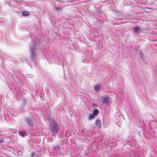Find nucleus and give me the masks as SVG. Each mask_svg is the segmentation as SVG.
<instances>
[{"label": "nucleus", "instance_id": "1", "mask_svg": "<svg viewBox=\"0 0 157 157\" xmlns=\"http://www.w3.org/2000/svg\"><path fill=\"white\" fill-rule=\"evenodd\" d=\"M103 102L107 105H109L110 104V103L109 102V101H110V98L108 97H106L103 98Z\"/></svg>", "mask_w": 157, "mask_h": 157}, {"label": "nucleus", "instance_id": "2", "mask_svg": "<svg viewBox=\"0 0 157 157\" xmlns=\"http://www.w3.org/2000/svg\"><path fill=\"white\" fill-rule=\"evenodd\" d=\"M95 123L97 127L101 128V122L99 119L95 120Z\"/></svg>", "mask_w": 157, "mask_h": 157}, {"label": "nucleus", "instance_id": "3", "mask_svg": "<svg viewBox=\"0 0 157 157\" xmlns=\"http://www.w3.org/2000/svg\"><path fill=\"white\" fill-rule=\"evenodd\" d=\"M100 88V86L98 85H96L94 87V91L95 92H97Z\"/></svg>", "mask_w": 157, "mask_h": 157}, {"label": "nucleus", "instance_id": "4", "mask_svg": "<svg viewBox=\"0 0 157 157\" xmlns=\"http://www.w3.org/2000/svg\"><path fill=\"white\" fill-rule=\"evenodd\" d=\"M94 115L93 114L91 113L88 116V119L90 120L94 118Z\"/></svg>", "mask_w": 157, "mask_h": 157}, {"label": "nucleus", "instance_id": "5", "mask_svg": "<svg viewBox=\"0 0 157 157\" xmlns=\"http://www.w3.org/2000/svg\"><path fill=\"white\" fill-rule=\"evenodd\" d=\"M18 132L19 135L21 136H22L23 137L25 136L26 134L25 132L23 131H20Z\"/></svg>", "mask_w": 157, "mask_h": 157}, {"label": "nucleus", "instance_id": "6", "mask_svg": "<svg viewBox=\"0 0 157 157\" xmlns=\"http://www.w3.org/2000/svg\"><path fill=\"white\" fill-rule=\"evenodd\" d=\"M98 113L99 111L97 109H95L94 111L93 114L95 116L97 115L98 114Z\"/></svg>", "mask_w": 157, "mask_h": 157}, {"label": "nucleus", "instance_id": "7", "mask_svg": "<svg viewBox=\"0 0 157 157\" xmlns=\"http://www.w3.org/2000/svg\"><path fill=\"white\" fill-rule=\"evenodd\" d=\"M29 14V12L27 11H24L22 13V15L23 16H28Z\"/></svg>", "mask_w": 157, "mask_h": 157}, {"label": "nucleus", "instance_id": "8", "mask_svg": "<svg viewBox=\"0 0 157 157\" xmlns=\"http://www.w3.org/2000/svg\"><path fill=\"white\" fill-rule=\"evenodd\" d=\"M134 29L135 31L138 32L139 31V28L138 26H136L134 28Z\"/></svg>", "mask_w": 157, "mask_h": 157}, {"label": "nucleus", "instance_id": "9", "mask_svg": "<svg viewBox=\"0 0 157 157\" xmlns=\"http://www.w3.org/2000/svg\"><path fill=\"white\" fill-rule=\"evenodd\" d=\"M56 128L55 127H54L53 128H52L51 131L52 132H54V131L56 130Z\"/></svg>", "mask_w": 157, "mask_h": 157}, {"label": "nucleus", "instance_id": "10", "mask_svg": "<svg viewBox=\"0 0 157 157\" xmlns=\"http://www.w3.org/2000/svg\"><path fill=\"white\" fill-rule=\"evenodd\" d=\"M32 55H33V53Z\"/></svg>", "mask_w": 157, "mask_h": 157}]
</instances>
